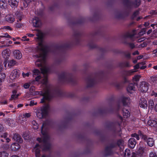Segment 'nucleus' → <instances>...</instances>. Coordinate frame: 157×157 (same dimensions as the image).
I'll list each match as a JSON object with an SVG mask.
<instances>
[{
  "instance_id": "nucleus-2",
  "label": "nucleus",
  "mask_w": 157,
  "mask_h": 157,
  "mask_svg": "<svg viewBox=\"0 0 157 157\" xmlns=\"http://www.w3.org/2000/svg\"><path fill=\"white\" fill-rule=\"evenodd\" d=\"M71 42L61 44H57L54 46V48L57 50H63L71 49L75 46L81 45V43L84 42L86 40H72Z\"/></svg>"
},
{
  "instance_id": "nucleus-63",
  "label": "nucleus",
  "mask_w": 157,
  "mask_h": 157,
  "mask_svg": "<svg viewBox=\"0 0 157 157\" xmlns=\"http://www.w3.org/2000/svg\"><path fill=\"white\" fill-rule=\"evenodd\" d=\"M23 116L25 117L29 118L30 117L31 115L30 113H26L23 115Z\"/></svg>"
},
{
  "instance_id": "nucleus-6",
  "label": "nucleus",
  "mask_w": 157,
  "mask_h": 157,
  "mask_svg": "<svg viewBox=\"0 0 157 157\" xmlns=\"http://www.w3.org/2000/svg\"><path fill=\"white\" fill-rule=\"evenodd\" d=\"M38 94L43 96L41 99L40 103H43L45 102V100L50 101L55 97V95L53 93H51L49 90L47 89L45 91H38Z\"/></svg>"
},
{
  "instance_id": "nucleus-60",
  "label": "nucleus",
  "mask_w": 157,
  "mask_h": 157,
  "mask_svg": "<svg viewBox=\"0 0 157 157\" xmlns=\"http://www.w3.org/2000/svg\"><path fill=\"white\" fill-rule=\"evenodd\" d=\"M22 75L23 77L25 78L26 77H29V73L27 72L26 73H25L24 72L22 73Z\"/></svg>"
},
{
  "instance_id": "nucleus-32",
  "label": "nucleus",
  "mask_w": 157,
  "mask_h": 157,
  "mask_svg": "<svg viewBox=\"0 0 157 157\" xmlns=\"http://www.w3.org/2000/svg\"><path fill=\"white\" fill-rule=\"evenodd\" d=\"M43 145V149L44 151H48L50 150L51 147L50 144L48 142L44 143Z\"/></svg>"
},
{
  "instance_id": "nucleus-43",
  "label": "nucleus",
  "mask_w": 157,
  "mask_h": 157,
  "mask_svg": "<svg viewBox=\"0 0 157 157\" xmlns=\"http://www.w3.org/2000/svg\"><path fill=\"white\" fill-rule=\"evenodd\" d=\"M141 76L140 75H136L132 79L133 81L135 82H137L139 81Z\"/></svg>"
},
{
  "instance_id": "nucleus-10",
  "label": "nucleus",
  "mask_w": 157,
  "mask_h": 157,
  "mask_svg": "<svg viewBox=\"0 0 157 157\" xmlns=\"http://www.w3.org/2000/svg\"><path fill=\"white\" fill-rule=\"evenodd\" d=\"M87 42L88 44L86 45L90 49L96 48L99 51L103 53H104L106 52V50L105 48H101L97 45L96 43L94 41V40H87Z\"/></svg>"
},
{
  "instance_id": "nucleus-58",
  "label": "nucleus",
  "mask_w": 157,
  "mask_h": 157,
  "mask_svg": "<svg viewBox=\"0 0 157 157\" xmlns=\"http://www.w3.org/2000/svg\"><path fill=\"white\" fill-rule=\"evenodd\" d=\"M23 86L24 88L27 89L29 87L30 85L28 83H26L24 84Z\"/></svg>"
},
{
  "instance_id": "nucleus-41",
  "label": "nucleus",
  "mask_w": 157,
  "mask_h": 157,
  "mask_svg": "<svg viewBox=\"0 0 157 157\" xmlns=\"http://www.w3.org/2000/svg\"><path fill=\"white\" fill-rule=\"evenodd\" d=\"M9 154L5 151L0 152V157H7Z\"/></svg>"
},
{
  "instance_id": "nucleus-37",
  "label": "nucleus",
  "mask_w": 157,
  "mask_h": 157,
  "mask_svg": "<svg viewBox=\"0 0 157 157\" xmlns=\"http://www.w3.org/2000/svg\"><path fill=\"white\" fill-rule=\"evenodd\" d=\"M131 154V153L130 150L128 149H126L124 152V157H130Z\"/></svg>"
},
{
  "instance_id": "nucleus-38",
  "label": "nucleus",
  "mask_w": 157,
  "mask_h": 157,
  "mask_svg": "<svg viewBox=\"0 0 157 157\" xmlns=\"http://www.w3.org/2000/svg\"><path fill=\"white\" fill-rule=\"evenodd\" d=\"M125 41L124 42V43L125 44L128 45L130 47L131 49L134 48L135 47V45L133 43H131L128 42L127 41V40H124Z\"/></svg>"
},
{
  "instance_id": "nucleus-59",
  "label": "nucleus",
  "mask_w": 157,
  "mask_h": 157,
  "mask_svg": "<svg viewBox=\"0 0 157 157\" xmlns=\"http://www.w3.org/2000/svg\"><path fill=\"white\" fill-rule=\"evenodd\" d=\"M42 78L41 76L40 75L37 76L35 78V80L36 81L38 82Z\"/></svg>"
},
{
  "instance_id": "nucleus-47",
  "label": "nucleus",
  "mask_w": 157,
  "mask_h": 157,
  "mask_svg": "<svg viewBox=\"0 0 157 157\" xmlns=\"http://www.w3.org/2000/svg\"><path fill=\"white\" fill-rule=\"evenodd\" d=\"M2 147L4 149L6 150H9L10 146L8 144L6 143L3 145Z\"/></svg>"
},
{
  "instance_id": "nucleus-39",
  "label": "nucleus",
  "mask_w": 157,
  "mask_h": 157,
  "mask_svg": "<svg viewBox=\"0 0 157 157\" xmlns=\"http://www.w3.org/2000/svg\"><path fill=\"white\" fill-rule=\"evenodd\" d=\"M6 76V75L4 73H0V85L2 84V82L4 81Z\"/></svg>"
},
{
  "instance_id": "nucleus-40",
  "label": "nucleus",
  "mask_w": 157,
  "mask_h": 157,
  "mask_svg": "<svg viewBox=\"0 0 157 157\" xmlns=\"http://www.w3.org/2000/svg\"><path fill=\"white\" fill-rule=\"evenodd\" d=\"M37 36L38 38L42 39L45 36V34L43 32L40 31L37 33Z\"/></svg>"
},
{
  "instance_id": "nucleus-7",
  "label": "nucleus",
  "mask_w": 157,
  "mask_h": 157,
  "mask_svg": "<svg viewBox=\"0 0 157 157\" xmlns=\"http://www.w3.org/2000/svg\"><path fill=\"white\" fill-rule=\"evenodd\" d=\"M133 71L132 70L124 71L123 73V75L124 76L122 81L120 82H115L113 83V85L117 89H120L122 88L124 84L128 82L126 76L131 75L133 73Z\"/></svg>"
},
{
  "instance_id": "nucleus-24",
  "label": "nucleus",
  "mask_w": 157,
  "mask_h": 157,
  "mask_svg": "<svg viewBox=\"0 0 157 157\" xmlns=\"http://www.w3.org/2000/svg\"><path fill=\"white\" fill-rule=\"evenodd\" d=\"M13 138L15 140L19 143H21L23 142V140L21 136L18 134L15 133L14 134Z\"/></svg>"
},
{
  "instance_id": "nucleus-29",
  "label": "nucleus",
  "mask_w": 157,
  "mask_h": 157,
  "mask_svg": "<svg viewBox=\"0 0 157 157\" xmlns=\"http://www.w3.org/2000/svg\"><path fill=\"white\" fill-rule=\"evenodd\" d=\"M111 144L114 145V148H115L117 146L120 147L123 144V141L122 139H119L117 140L116 143L112 142Z\"/></svg>"
},
{
  "instance_id": "nucleus-18",
  "label": "nucleus",
  "mask_w": 157,
  "mask_h": 157,
  "mask_svg": "<svg viewBox=\"0 0 157 157\" xmlns=\"http://www.w3.org/2000/svg\"><path fill=\"white\" fill-rule=\"evenodd\" d=\"M139 105L140 107L144 108H147V104L146 100L144 98H141L139 102Z\"/></svg>"
},
{
  "instance_id": "nucleus-25",
  "label": "nucleus",
  "mask_w": 157,
  "mask_h": 157,
  "mask_svg": "<svg viewBox=\"0 0 157 157\" xmlns=\"http://www.w3.org/2000/svg\"><path fill=\"white\" fill-rule=\"evenodd\" d=\"M118 66L120 67H129L130 66L129 62L127 61L119 63Z\"/></svg>"
},
{
  "instance_id": "nucleus-33",
  "label": "nucleus",
  "mask_w": 157,
  "mask_h": 157,
  "mask_svg": "<svg viewBox=\"0 0 157 157\" xmlns=\"http://www.w3.org/2000/svg\"><path fill=\"white\" fill-rule=\"evenodd\" d=\"M147 124L151 127H155L157 124V122L155 120H150L147 122Z\"/></svg>"
},
{
  "instance_id": "nucleus-11",
  "label": "nucleus",
  "mask_w": 157,
  "mask_h": 157,
  "mask_svg": "<svg viewBox=\"0 0 157 157\" xmlns=\"http://www.w3.org/2000/svg\"><path fill=\"white\" fill-rule=\"evenodd\" d=\"M49 105H48L43 106L41 108V112H38L36 115L40 119L45 118L48 114V109Z\"/></svg>"
},
{
  "instance_id": "nucleus-13",
  "label": "nucleus",
  "mask_w": 157,
  "mask_h": 157,
  "mask_svg": "<svg viewBox=\"0 0 157 157\" xmlns=\"http://www.w3.org/2000/svg\"><path fill=\"white\" fill-rule=\"evenodd\" d=\"M114 145L110 144L109 145L106 147L105 148L104 156H108L113 155V149L114 148Z\"/></svg>"
},
{
  "instance_id": "nucleus-50",
  "label": "nucleus",
  "mask_w": 157,
  "mask_h": 157,
  "mask_svg": "<svg viewBox=\"0 0 157 157\" xmlns=\"http://www.w3.org/2000/svg\"><path fill=\"white\" fill-rule=\"evenodd\" d=\"M132 36L129 33H127L124 35V37L125 38H131Z\"/></svg>"
},
{
  "instance_id": "nucleus-49",
  "label": "nucleus",
  "mask_w": 157,
  "mask_h": 157,
  "mask_svg": "<svg viewBox=\"0 0 157 157\" xmlns=\"http://www.w3.org/2000/svg\"><path fill=\"white\" fill-rule=\"evenodd\" d=\"M148 42L147 41L144 42L140 44L139 45V47L140 48H144L146 46Z\"/></svg>"
},
{
  "instance_id": "nucleus-28",
  "label": "nucleus",
  "mask_w": 157,
  "mask_h": 157,
  "mask_svg": "<svg viewBox=\"0 0 157 157\" xmlns=\"http://www.w3.org/2000/svg\"><path fill=\"white\" fill-rule=\"evenodd\" d=\"M129 98L127 97H122L121 98V100L124 106H126L128 105L129 101Z\"/></svg>"
},
{
  "instance_id": "nucleus-61",
  "label": "nucleus",
  "mask_w": 157,
  "mask_h": 157,
  "mask_svg": "<svg viewBox=\"0 0 157 157\" xmlns=\"http://www.w3.org/2000/svg\"><path fill=\"white\" fill-rule=\"evenodd\" d=\"M152 96H154L155 97H157V93L155 92L154 90H153L151 94Z\"/></svg>"
},
{
  "instance_id": "nucleus-45",
  "label": "nucleus",
  "mask_w": 157,
  "mask_h": 157,
  "mask_svg": "<svg viewBox=\"0 0 157 157\" xmlns=\"http://www.w3.org/2000/svg\"><path fill=\"white\" fill-rule=\"evenodd\" d=\"M10 36L7 33H4L2 34V35L0 36V39L2 38H10Z\"/></svg>"
},
{
  "instance_id": "nucleus-3",
  "label": "nucleus",
  "mask_w": 157,
  "mask_h": 157,
  "mask_svg": "<svg viewBox=\"0 0 157 157\" xmlns=\"http://www.w3.org/2000/svg\"><path fill=\"white\" fill-rule=\"evenodd\" d=\"M58 77L59 80L63 83H71L73 85L77 83L76 78L71 73L63 72L59 75Z\"/></svg>"
},
{
  "instance_id": "nucleus-5",
  "label": "nucleus",
  "mask_w": 157,
  "mask_h": 157,
  "mask_svg": "<svg viewBox=\"0 0 157 157\" xmlns=\"http://www.w3.org/2000/svg\"><path fill=\"white\" fill-rule=\"evenodd\" d=\"M121 122L116 121L115 122H110L106 125L107 127L109 128L113 127L112 128V131L114 134H117L121 136V124L123 121L122 117L120 116Z\"/></svg>"
},
{
  "instance_id": "nucleus-20",
  "label": "nucleus",
  "mask_w": 157,
  "mask_h": 157,
  "mask_svg": "<svg viewBox=\"0 0 157 157\" xmlns=\"http://www.w3.org/2000/svg\"><path fill=\"white\" fill-rule=\"evenodd\" d=\"M40 145L39 144H36L35 145L34 149L35 150V155L36 157H40V150L38 147H40Z\"/></svg>"
},
{
  "instance_id": "nucleus-23",
  "label": "nucleus",
  "mask_w": 157,
  "mask_h": 157,
  "mask_svg": "<svg viewBox=\"0 0 157 157\" xmlns=\"http://www.w3.org/2000/svg\"><path fill=\"white\" fill-rule=\"evenodd\" d=\"M135 84L132 83L129 84L127 87V91L131 94L132 93V91L135 90Z\"/></svg>"
},
{
  "instance_id": "nucleus-22",
  "label": "nucleus",
  "mask_w": 157,
  "mask_h": 157,
  "mask_svg": "<svg viewBox=\"0 0 157 157\" xmlns=\"http://www.w3.org/2000/svg\"><path fill=\"white\" fill-rule=\"evenodd\" d=\"M20 148V146L17 143H13L10 145V149L13 151H16Z\"/></svg>"
},
{
  "instance_id": "nucleus-12",
  "label": "nucleus",
  "mask_w": 157,
  "mask_h": 157,
  "mask_svg": "<svg viewBox=\"0 0 157 157\" xmlns=\"http://www.w3.org/2000/svg\"><path fill=\"white\" fill-rule=\"evenodd\" d=\"M54 92L56 95L59 97L66 96L69 98H73L75 96L74 94L71 93H66L60 90H57L54 91Z\"/></svg>"
},
{
  "instance_id": "nucleus-8",
  "label": "nucleus",
  "mask_w": 157,
  "mask_h": 157,
  "mask_svg": "<svg viewBox=\"0 0 157 157\" xmlns=\"http://www.w3.org/2000/svg\"><path fill=\"white\" fill-rule=\"evenodd\" d=\"M49 121H46L44 122L41 127V133L44 136L42 139V141L44 143H48V141L49 139V136L47 134V131L46 130H44L45 128H47L49 125Z\"/></svg>"
},
{
  "instance_id": "nucleus-62",
  "label": "nucleus",
  "mask_w": 157,
  "mask_h": 157,
  "mask_svg": "<svg viewBox=\"0 0 157 157\" xmlns=\"http://www.w3.org/2000/svg\"><path fill=\"white\" fill-rule=\"evenodd\" d=\"M134 69L137 70L140 68L139 63H138L134 66Z\"/></svg>"
},
{
  "instance_id": "nucleus-53",
  "label": "nucleus",
  "mask_w": 157,
  "mask_h": 157,
  "mask_svg": "<svg viewBox=\"0 0 157 157\" xmlns=\"http://www.w3.org/2000/svg\"><path fill=\"white\" fill-rule=\"evenodd\" d=\"M17 64L16 61L13 59L10 60V67L16 65Z\"/></svg>"
},
{
  "instance_id": "nucleus-19",
  "label": "nucleus",
  "mask_w": 157,
  "mask_h": 157,
  "mask_svg": "<svg viewBox=\"0 0 157 157\" xmlns=\"http://www.w3.org/2000/svg\"><path fill=\"white\" fill-rule=\"evenodd\" d=\"M33 23L34 26L38 27L40 25V21L39 18L35 17L33 18Z\"/></svg>"
},
{
  "instance_id": "nucleus-42",
  "label": "nucleus",
  "mask_w": 157,
  "mask_h": 157,
  "mask_svg": "<svg viewBox=\"0 0 157 157\" xmlns=\"http://www.w3.org/2000/svg\"><path fill=\"white\" fill-rule=\"evenodd\" d=\"M33 76H34V75H37L39 74L40 72V71L37 69H35L33 70Z\"/></svg>"
},
{
  "instance_id": "nucleus-64",
  "label": "nucleus",
  "mask_w": 157,
  "mask_h": 157,
  "mask_svg": "<svg viewBox=\"0 0 157 157\" xmlns=\"http://www.w3.org/2000/svg\"><path fill=\"white\" fill-rule=\"evenodd\" d=\"M9 62L8 59L7 60V59H5V61L4 62L3 64H4V66L5 67H6L7 64L8 62Z\"/></svg>"
},
{
  "instance_id": "nucleus-4",
  "label": "nucleus",
  "mask_w": 157,
  "mask_h": 157,
  "mask_svg": "<svg viewBox=\"0 0 157 157\" xmlns=\"http://www.w3.org/2000/svg\"><path fill=\"white\" fill-rule=\"evenodd\" d=\"M105 78L104 73L101 72L100 75L98 74L97 76L92 78L91 75L88 76L85 79L87 83V87H93L97 82V79L98 78V82H102Z\"/></svg>"
},
{
  "instance_id": "nucleus-1",
  "label": "nucleus",
  "mask_w": 157,
  "mask_h": 157,
  "mask_svg": "<svg viewBox=\"0 0 157 157\" xmlns=\"http://www.w3.org/2000/svg\"><path fill=\"white\" fill-rule=\"evenodd\" d=\"M38 43L39 47L38 49L41 52L39 55H36V56L37 58H41L42 59H38L35 62V64L38 67H42V60L46 59L48 54L50 52V48L48 46L44 44V40H39Z\"/></svg>"
},
{
  "instance_id": "nucleus-17",
  "label": "nucleus",
  "mask_w": 157,
  "mask_h": 157,
  "mask_svg": "<svg viewBox=\"0 0 157 157\" xmlns=\"http://www.w3.org/2000/svg\"><path fill=\"white\" fill-rule=\"evenodd\" d=\"M136 140L133 138H130L128 141V146L131 148H133L136 144Z\"/></svg>"
},
{
  "instance_id": "nucleus-54",
  "label": "nucleus",
  "mask_w": 157,
  "mask_h": 157,
  "mask_svg": "<svg viewBox=\"0 0 157 157\" xmlns=\"http://www.w3.org/2000/svg\"><path fill=\"white\" fill-rule=\"evenodd\" d=\"M37 104V102L34 103V100H31L30 101V104H29V105L31 106H33L34 105H36Z\"/></svg>"
},
{
  "instance_id": "nucleus-36",
  "label": "nucleus",
  "mask_w": 157,
  "mask_h": 157,
  "mask_svg": "<svg viewBox=\"0 0 157 157\" xmlns=\"http://www.w3.org/2000/svg\"><path fill=\"white\" fill-rule=\"evenodd\" d=\"M144 153V150L143 149L141 148L139 149L137 152L136 154L138 156L142 157L143 156Z\"/></svg>"
},
{
  "instance_id": "nucleus-55",
  "label": "nucleus",
  "mask_w": 157,
  "mask_h": 157,
  "mask_svg": "<svg viewBox=\"0 0 157 157\" xmlns=\"http://www.w3.org/2000/svg\"><path fill=\"white\" fill-rule=\"evenodd\" d=\"M5 20L6 21L10 22V14H8L5 17Z\"/></svg>"
},
{
  "instance_id": "nucleus-44",
  "label": "nucleus",
  "mask_w": 157,
  "mask_h": 157,
  "mask_svg": "<svg viewBox=\"0 0 157 157\" xmlns=\"http://www.w3.org/2000/svg\"><path fill=\"white\" fill-rule=\"evenodd\" d=\"M138 134H137L136 133H134L131 134V136L132 137H135L136 138L137 140H139L140 139L139 136H140V135L138 134Z\"/></svg>"
},
{
  "instance_id": "nucleus-15",
  "label": "nucleus",
  "mask_w": 157,
  "mask_h": 157,
  "mask_svg": "<svg viewBox=\"0 0 157 157\" xmlns=\"http://www.w3.org/2000/svg\"><path fill=\"white\" fill-rule=\"evenodd\" d=\"M19 74L17 69L13 70L10 74V80H13L18 78Z\"/></svg>"
},
{
  "instance_id": "nucleus-21",
  "label": "nucleus",
  "mask_w": 157,
  "mask_h": 157,
  "mask_svg": "<svg viewBox=\"0 0 157 157\" xmlns=\"http://www.w3.org/2000/svg\"><path fill=\"white\" fill-rule=\"evenodd\" d=\"M13 53L14 57L17 59H19L22 57V54L19 50H15L13 52Z\"/></svg>"
},
{
  "instance_id": "nucleus-57",
  "label": "nucleus",
  "mask_w": 157,
  "mask_h": 157,
  "mask_svg": "<svg viewBox=\"0 0 157 157\" xmlns=\"http://www.w3.org/2000/svg\"><path fill=\"white\" fill-rule=\"evenodd\" d=\"M10 112H8L7 111L5 112L4 113H3L2 112H0V116L3 115V116H5L6 115H7V113Z\"/></svg>"
},
{
  "instance_id": "nucleus-26",
  "label": "nucleus",
  "mask_w": 157,
  "mask_h": 157,
  "mask_svg": "<svg viewBox=\"0 0 157 157\" xmlns=\"http://www.w3.org/2000/svg\"><path fill=\"white\" fill-rule=\"evenodd\" d=\"M17 91L16 90H14L12 91L13 94L10 97V100L13 99H16L20 95L19 94H17Z\"/></svg>"
},
{
  "instance_id": "nucleus-34",
  "label": "nucleus",
  "mask_w": 157,
  "mask_h": 157,
  "mask_svg": "<svg viewBox=\"0 0 157 157\" xmlns=\"http://www.w3.org/2000/svg\"><path fill=\"white\" fill-rule=\"evenodd\" d=\"M18 5V2L16 0H10V6L15 8Z\"/></svg>"
},
{
  "instance_id": "nucleus-9",
  "label": "nucleus",
  "mask_w": 157,
  "mask_h": 157,
  "mask_svg": "<svg viewBox=\"0 0 157 157\" xmlns=\"http://www.w3.org/2000/svg\"><path fill=\"white\" fill-rule=\"evenodd\" d=\"M138 134L141 139L146 142L149 147H152L155 145V140L152 138L148 137L147 135L143 134L141 131L140 130L138 131Z\"/></svg>"
},
{
  "instance_id": "nucleus-31",
  "label": "nucleus",
  "mask_w": 157,
  "mask_h": 157,
  "mask_svg": "<svg viewBox=\"0 0 157 157\" xmlns=\"http://www.w3.org/2000/svg\"><path fill=\"white\" fill-rule=\"evenodd\" d=\"M98 112L99 114L104 115L107 113L108 110L105 108H100L98 109Z\"/></svg>"
},
{
  "instance_id": "nucleus-30",
  "label": "nucleus",
  "mask_w": 157,
  "mask_h": 157,
  "mask_svg": "<svg viewBox=\"0 0 157 157\" xmlns=\"http://www.w3.org/2000/svg\"><path fill=\"white\" fill-rule=\"evenodd\" d=\"M0 7L2 9H7V4L5 0H0Z\"/></svg>"
},
{
  "instance_id": "nucleus-27",
  "label": "nucleus",
  "mask_w": 157,
  "mask_h": 157,
  "mask_svg": "<svg viewBox=\"0 0 157 157\" xmlns=\"http://www.w3.org/2000/svg\"><path fill=\"white\" fill-rule=\"evenodd\" d=\"M123 115L124 118H127L130 116V113L128 109L124 108L122 110Z\"/></svg>"
},
{
  "instance_id": "nucleus-51",
  "label": "nucleus",
  "mask_w": 157,
  "mask_h": 157,
  "mask_svg": "<svg viewBox=\"0 0 157 157\" xmlns=\"http://www.w3.org/2000/svg\"><path fill=\"white\" fill-rule=\"evenodd\" d=\"M149 157H157V155L155 152L152 151L150 153Z\"/></svg>"
},
{
  "instance_id": "nucleus-35",
  "label": "nucleus",
  "mask_w": 157,
  "mask_h": 157,
  "mask_svg": "<svg viewBox=\"0 0 157 157\" xmlns=\"http://www.w3.org/2000/svg\"><path fill=\"white\" fill-rule=\"evenodd\" d=\"M41 73L43 74H46L48 73L49 71V69L48 68L45 67H42L40 68Z\"/></svg>"
},
{
  "instance_id": "nucleus-16",
  "label": "nucleus",
  "mask_w": 157,
  "mask_h": 157,
  "mask_svg": "<svg viewBox=\"0 0 157 157\" xmlns=\"http://www.w3.org/2000/svg\"><path fill=\"white\" fill-rule=\"evenodd\" d=\"M10 49L6 48L4 50L2 53V56L5 59H9L10 56Z\"/></svg>"
},
{
  "instance_id": "nucleus-14",
  "label": "nucleus",
  "mask_w": 157,
  "mask_h": 157,
  "mask_svg": "<svg viewBox=\"0 0 157 157\" xmlns=\"http://www.w3.org/2000/svg\"><path fill=\"white\" fill-rule=\"evenodd\" d=\"M149 83L145 82H142L140 84V89L142 92H146L148 89Z\"/></svg>"
},
{
  "instance_id": "nucleus-56",
  "label": "nucleus",
  "mask_w": 157,
  "mask_h": 157,
  "mask_svg": "<svg viewBox=\"0 0 157 157\" xmlns=\"http://www.w3.org/2000/svg\"><path fill=\"white\" fill-rule=\"evenodd\" d=\"M4 121L5 123L6 124H8L9 125H10L9 124H10V119L9 118H6V119H5L4 120Z\"/></svg>"
},
{
  "instance_id": "nucleus-52",
  "label": "nucleus",
  "mask_w": 157,
  "mask_h": 157,
  "mask_svg": "<svg viewBox=\"0 0 157 157\" xmlns=\"http://www.w3.org/2000/svg\"><path fill=\"white\" fill-rule=\"evenodd\" d=\"M146 29H143L139 33V35L140 36L143 35L144 34L146 33Z\"/></svg>"
},
{
  "instance_id": "nucleus-46",
  "label": "nucleus",
  "mask_w": 157,
  "mask_h": 157,
  "mask_svg": "<svg viewBox=\"0 0 157 157\" xmlns=\"http://www.w3.org/2000/svg\"><path fill=\"white\" fill-rule=\"evenodd\" d=\"M1 43H2V44H3L2 45V46H0V47H1V48H2V47H7L8 46H9L10 45V41H8V42L6 43V44H5V42L4 41H1Z\"/></svg>"
},
{
  "instance_id": "nucleus-48",
  "label": "nucleus",
  "mask_w": 157,
  "mask_h": 157,
  "mask_svg": "<svg viewBox=\"0 0 157 157\" xmlns=\"http://www.w3.org/2000/svg\"><path fill=\"white\" fill-rule=\"evenodd\" d=\"M154 102L152 100H150L149 102V108L150 109H152L154 108Z\"/></svg>"
}]
</instances>
